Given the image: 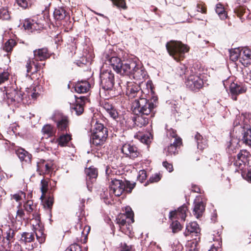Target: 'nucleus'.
I'll return each mask as SVG.
<instances>
[{"instance_id": "45", "label": "nucleus", "mask_w": 251, "mask_h": 251, "mask_svg": "<svg viewBox=\"0 0 251 251\" xmlns=\"http://www.w3.org/2000/svg\"><path fill=\"white\" fill-rule=\"evenodd\" d=\"M9 73L6 71H4L2 72H0V85L6 81H7L9 79Z\"/></svg>"}, {"instance_id": "7", "label": "nucleus", "mask_w": 251, "mask_h": 251, "mask_svg": "<svg viewBox=\"0 0 251 251\" xmlns=\"http://www.w3.org/2000/svg\"><path fill=\"white\" fill-rule=\"evenodd\" d=\"M185 84L190 90L195 91L202 87L203 82L202 79L198 75L192 74L188 76Z\"/></svg>"}, {"instance_id": "62", "label": "nucleus", "mask_w": 251, "mask_h": 251, "mask_svg": "<svg viewBox=\"0 0 251 251\" xmlns=\"http://www.w3.org/2000/svg\"><path fill=\"white\" fill-rule=\"evenodd\" d=\"M161 179L160 175L158 174H155L154 175H153L150 178V181L151 182H156L159 181Z\"/></svg>"}, {"instance_id": "13", "label": "nucleus", "mask_w": 251, "mask_h": 251, "mask_svg": "<svg viewBox=\"0 0 251 251\" xmlns=\"http://www.w3.org/2000/svg\"><path fill=\"white\" fill-rule=\"evenodd\" d=\"M6 95L7 99L10 100L11 102L16 101L19 103L23 100L24 93L14 87L7 89Z\"/></svg>"}, {"instance_id": "60", "label": "nucleus", "mask_w": 251, "mask_h": 251, "mask_svg": "<svg viewBox=\"0 0 251 251\" xmlns=\"http://www.w3.org/2000/svg\"><path fill=\"white\" fill-rule=\"evenodd\" d=\"M126 184V190L128 193H131L132 190L135 186V183L131 184L129 181H127L125 183Z\"/></svg>"}, {"instance_id": "6", "label": "nucleus", "mask_w": 251, "mask_h": 251, "mask_svg": "<svg viewBox=\"0 0 251 251\" xmlns=\"http://www.w3.org/2000/svg\"><path fill=\"white\" fill-rule=\"evenodd\" d=\"M100 85L105 90H111L114 84V75L111 70L101 71L100 74Z\"/></svg>"}, {"instance_id": "25", "label": "nucleus", "mask_w": 251, "mask_h": 251, "mask_svg": "<svg viewBox=\"0 0 251 251\" xmlns=\"http://www.w3.org/2000/svg\"><path fill=\"white\" fill-rule=\"evenodd\" d=\"M200 233V228L198 224L195 222H191L186 226V230L184 234L186 236L192 234L195 236H198Z\"/></svg>"}, {"instance_id": "12", "label": "nucleus", "mask_w": 251, "mask_h": 251, "mask_svg": "<svg viewBox=\"0 0 251 251\" xmlns=\"http://www.w3.org/2000/svg\"><path fill=\"white\" fill-rule=\"evenodd\" d=\"M86 175V185L89 191H91L92 187L91 184L93 183L98 176V170L93 166L86 168L85 170Z\"/></svg>"}, {"instance_id": "23", "label": "nucleus", "mask_w": 251, "mask_h": 251, "mask_svg": "<svg viewBox=\"0 0 251 251\" xmlns=\"http://www.w3.org/2000/svg\"><path fill=\"white\" fill-rule=\"evenodd\" d=\"M205 210V205L203 202L199 198L195 199L194 201V207L193 209L194 215L197 218H199L202 216Z\"/></svg>"}, {"instance_id": "11", "label": "nucleus", "mask_w": 251, "mask_h": 251, "mask_svg": "<svg viewBox=\"0 0 251 251\" xmlns=\"http://www.w3.org/2000/svg\"><path fill=\"white\" fill-rule=\"evenodd\" d=\"M121 151L126 157L131 159H134L138 157L140 154L137 147L130 144L126 143L121 148Z\"/></svg>"}, {"instance_id": "31", "label": "nucleus", "mask_w": 251, "mask_h": 251, "mask_svg": "<svg viewBox=\"0 0 251 251\" xmlns=\"http://www.w3.org/2000/svg\"><path fill=\"white\" fill-rule=\"evenodd\" d=\"M195 139L197 143L198 148L201 150L204 149L207 146L206 141L203 139L201 135L197 133L195 135Z\"/></svg>"}, {"instance_id": "21", "label": "nucleus", "mask_w": 251, "mask_h": 251, "mask_svg": "<svg viewBox=\"0 0 251 251\" xmlns=\"http://www.w3.org/2000/svg\"><path fill=\"white\" fill-rule=\"evenodd\" d=\"M23 26L25 29L32 32L40 29L42 27V25L33 19H26L24 21Z\"/></svg>"}, {"instance_id": "16", "label": "nucleus", "mask_w": 251, "mask_h": 251, "mask_svg": "<svg viewBox=\"0 0 251 251\" xmlns=\"http://www.w3.org/2000/svg\"><path fill=\"white\" fill-rule=\"evenodd\" d=\"M240 62L244 66L251 63V50L247 47L240 48Z\"/></svg>"}, {"instance_id": "9", "label": "nucleus", "mask_w": 251, "mask_h": 251, "mask_svg": "<svg viewBox=\"0 0 251 251\" xmlns=\"http://www.w3.org/2000/svg\"><path fill=\"white\" fill-rule=\"evenodd\" d=\"M52 119L56 123L58 132H67L69 129V121L68 117L56 114L52 117Z\"/></svg>"}, {"instance_id": "14", "label": "nucleus", "mask_w": 251, "mask_h": 251, "mask_svg": "<svg viewBox=\"0 0 251 251\" xmlns=\"http://www.w3.org/2000/svg\"><path fill=\"white\" fill-rule=\"evenodd\" d=\"M108 61L109 64L117 73L124 75L125 73L123 69L125 65V62L124 63L122 62L119 58L115 56L111 57Z\"/></svg>"}, {"instance_id": "55", "label": "nucleus", "mask_w": 251, "mask_h": 251, "mask_svg": "<svg viewBox=\"0 0 251 251\" xmlns=\"http://www.w3.org/2000/svg\"><path fill=\"white\" fill-rule=\"evenodd\" d=\"M163 166L170 173L172 172L174 170L173 165L167 161H164Z\"/></svg>"}, {"instance_id": "37", "label": "nucleus", "mask_w": 251, "mask_h": 251, "mask_svg": "<svg viewBox=\"0 0 251 251\" xmlns=\"http://www.w3.org/2000/svg\"><path fill=\"white\" fill-rule=\"evenodd\" d=\"M248 152L245 151H241L237 155V160L235 164L236 165H241L242 163H244L246 160V156Z\"/></svg>"}, {"instance_id": "30", "label": "nucleus", "mask_w": 251, "mask_h": 251, "mask_svg": "<svg viewBox=\"0 0 251 251\" xmlns=\"http://www.w3.org/2000/svg\"><path fill=\"white\" fill-rule=\"evenodd\" d=\"M25 193L22 191H19L17 193L11 194V199L14 200L16 201L19 202V205L17 207H20L22 205V201L25 199Z\"/></svg>"}, {"instance_id": "27", "label": "nucleus", "mask_w": 251, "mask_h": 251, "mask_svg": "<svg viewBox=\"0 0 251 251\" xmlns=\"http://www.w3.org/2000/svg\"><path fill=\"white\" fill-rule=\"evenodd\" d=\"M71 140L72 136L70 133H61L57 139V143L61 147H65L68 146Z\"/></svg>"}, {"instance_id": "49", "label": "nucleus", "mask_w": 251, "mask_h": 251, "mask_svg": "<svg viewBox=\"0 0 251 251\" xmlns=\"http://www.w3.org/2000/svg\"><path fill=\"white\" fill-rule=\"evenodd\" d=\"M6 238L7 240L9 241V244H10L11 242H13L12 240L14 238L15 235L14 231L13 229L9 228L6 231Z\"/></svg>"}, {"instance_id": "59", "label": "nucleus", "mask_w": 251, "mask_h": 251, "mask_svg": "<svg viewBox=\"0 0 251 251\" xmlns=\"http://www.w3.org/2000/svg\"><path fill=\"white\" fill-rule=\"evenodd\" d=\"M17 4L19 6L25 9L28 6V3L26 0H17Z\"/></svg>"}, {"instance_id": "35", "label": "nucleus", "mask_w": 251, "mask_h": 251, "mask_svg": "<svg viewBox=\"0 0 251 251\" xmlns=\"http://www.w3.org/2000/svg\"><path fill=\"white\" fill-rule=\"evenodd\" d=\"M34 239V234L31 232H25L22 234L21 241L25 243H30Z\"/></svg>"}, {"instance_id": "5", "label": "nucleus", "mask_w": 251, "mask_h": 251, "mask_svg": "<svg viewBox=\"0 0 251 251\" xmlns=\"http://www.w3.org/2000/svg\"><path fill=\"white\" fill-rule=\"evenodd\" d=\"M107 137V128L102 125H99L92 133L90 141L93 145L101 146L104 144Z\"/></svg>"}, {"instance_id": "33", "label": "nucleus", "mask_w": 251, "mask_h": 251, "mask_svg": "<svg viewBox=\"0 0 251 251\" xmlns=\"http://www.w3.org/2000/svg\"><path fill=\"white\" fill-rule=\"evenodd\" d=\"M215 11L221 20H224L227 17L224 6L220 3L216 4Z\"/></svg>"}, {"instance_id": "19", "label": "nucleus", "mask_w": 251, "mask_h": 251, "mask_svg": "<svg viewBox=\"0 0 251 251\" xmlns=\"http://www.w3.org/2000/svg\"><path fill=\"white\" fill-rule=\"evenodd\" d=\"M86 100H87V98L84 96H81L77 98L76 100V103L72 105L71 106L72 112H73V111H75V114L77 116L82 114L84 111L83 105Z\"/></svg>"}, {"instance_id": "43", "label": "nucleus", "mask_w": 251, "mask_h": 251, "mask_svg": "<svg viewBox=\"0 0 251 251\" xmlns=\"http://www.w3.org/2000/svg\"><path fill=\"white\" fill-rule=\"evenodd\" d=\"M113 4L118 8H122L124 9L126 8L125 0H110Z\"/></svg>"}, {"instance_id": "38", "label": "nucleus", "mask_w": 251, "mask_h": 251, "mask_svg": "<svg viewBox=\"0 0 251 251\" xmlns=\"http://www.w3.org/2000/svg\"><path fill=\"white\" fill-rule=\"evenodd\" d=\"M42 132L43 134L47 137L51 136L54 133V128L50 125L44 126L42 128Z\"/></svg>"}, {"instance_id": "63", "label": "nucleus", "mask_w": 251, "mask_h": 251, "mask_svg": "<svg viewBox=\"0 0 251 251\" xmlns=\"http://www.w3.org/2000/svg\"><path fill=\"white\" fill-rule=\"evenodd\" d=\"M141 142L146 144H148L151 142V138L148 135H143L141 137Z\"/></svg>"}, {"instance_id": "34", "label": "nucleus", "mask_w": 251, "mask_h": 251, "mask_svg": "<svg viewBox=\"0 0 251 251\" xmlns=\"http://www.w3.org/2000/svg\"><path fill=\"white\" fill-rule=\"evenodd\" d=\"M229 58L231 61L235 62L238 59L240 60V48L232 49L229 50Z\"/></svg>"}, {"instance_id": "48", "label": "nucleus", "mask_w": 251, "mask_h": 251, "mask_svg": "<svg viewBox=\"0 0 251 251\" xmlns=\"http://www.w3.org/2000/svg\"><path fill=\"white\" fill-rule=\"evenodd\" d=\"M34 205H33V202L31 201H27L24 204V207L25 211L30 213L33 211L34 209Z\"/></svg>"}, {"instance_id": "57", "label": "nucleus", "mask_w": 251, "mask_h": 251, "mask_svg": "<svg viewBox=\"0 0 251 251\" xmlns=\"http://www.w3.org/2000/svg\"><path fill=\"white\" fill-rule=\"evenodd\" d=\"M234 12L237 16L241 17L245 12V9L243 7H237L234 9Z\"/></svg>"}, {"instance_id": "17", "label": "nucleus", "mask_w": 251, "mask_h": 251, "mask_svg": "<svg viewBox=\"0 0 251 251\" xmlns=\"http://www.w3.org/2000/svg\"><path fill=\"white\" fill-rule=\"evenodd\" d=\"M101 107L106 110L111 118L117 121L119 118L118 113L114 107L107 100H104L100 103Z\"/></svg>"}, {"instance_id": "47", "label": "nucleus", "mask_w": 251, "mask_h": 251, "mask_svg": "<svg viewBox=\"0 0 251 251\" xmlns=\"http://www.w3.org/2000/svg\"><path fill=\"white\" fill-rule=\"evenodd\" d=\"M244 119V117L243 116H237L235 120L233 122V126L234 127H237L238 126H240L241 127H242V123L243 122V120Z\"/></svg>"}, {"instance_id": "22", "label": "nucleus", "mask_w": 251, "mask_h": 251, "mask_svg": "<svg viewBox=\"0 0 251 251\" xmlns=\"http://www.w3.org/2000/svg\"><path fill=\"white\" fill-rule=\"evenodd\" d=\"M34 59L36 61H43L49 58L50 53L47 48H42L33 51Z\"/></svg>"}, {"instance_id": "4", "label": "nucleus", "mask_w": 251, "mask_h": 251, "mask_svg": "<svg viewBox=\"0 0 251 251\" xmlns=\"http://www.w3.org/2000/svg\"><path fill=\"white\" fill-rule=\"evenodd\" d=\"M109 193L103 192V195L100 194L104 199L108 200L109 198H112L113 195L119 197L121 196L126 190L125 182L119 179H113L111 181L109 185Z\"/></svg>"}, {"instance_id": "29", "label": "nucleus", "mask_w": 251, "mask_h": 251, "mask_svg": "<svg viewBox=\"0 0 251 251\" xmlns=\"http://www.w3.org/2000/svg\"><path fill=\"white\" fill-rule=\"evenodd\" d=\"M25 67L27 73H31L33 74L37 72L39 70V65L34 62V59L29 58L26 61Z\"/></svg>"}, {"instance_id": "40", "label": "nucleus", "mask_w": 251, "mask_h": 251, "mask_svg": "<svg viewBox=\"0 0 251 251\" xmlns=\"http://www.w3.org/2000/svg\"><path fill=\"white\" fill-rule=\"evenodd\" d=\"M15 44L16 43L14 40L9 39L4 44L3 46V50L7 52L11 51Z\"/></svg>"}, {"instance_id": "56", "label": "nucleus", "mask_w": 251, "mask_h": 251, "mask_svg": "<svg viewBox=\"0 0 251 251\" xmlns=\"http://www.w3.org/2000/svg\"><path fill=\"white\" fill-rule=\"evenodd\" d=\"M197 10L198 12H200L204 14L206 13V8L204 6V4H202V3L197 4Z\"/></svg>"}, {"instance_id": "15", "label": "nucleus", "mask_w": 251, "mask_h": 251, "mask_svg": "<svg viewBox=\"0 0 251 251\" xmlns=\"http://www.w3.org/2000/svg\"><path fill=\"white\" fill-rule=\"evenodd\" d=\"M230 92L231 98L234 100H237V96L243 94L246 91V88L245 86L240 84L232 82L229 87Z\"/></svg>"}, {"instance_id": "8", "label": "nucleus", "mask_w": 251, "mask_h": 251, "mask_svg": "<svg viewBox=\"0 0 251 251\" xmlns=\"http://www.w3.org/2000/svg\"><path fill=\"white\" fill-rule=\"evenodd\" d=\"M142 94V91L139 84L134 82H126V95L129 98H134L135 97H139V100L141 98L140 97Z\"/></svg>"}, {"instance_id": "42", "label": "nucleus", "mask_w": 251, "mask_h": 251, "mask_svg": "<svg viewBox=\"0 0 251 251\" xmlns=\"http://www.w3.org/2000/svg\"><path fill=\"white\" fill-rule=\"evenodd\" d=\"M35 234L36 238L38 242L41 244L43 243L45 240V236L43 233V230L42 229L36 230Z\"/></svg>"}, {"instance_id": "41", "label": "nucleus", "mask_w": 251, "mask_h": 251, "mask_svg": "<svg viewBox=\"0 0 251 251\" xmlns=\"http://www.w3.org/2000/svg\"><path fill=\"white\" fill-rule=\"evenodd\" d=\"M10 18V13L7 8H2L0 9V19L7 20Z\"/></svg>"}, {"instance_id": "28", "label": "nucleus", "mask_w": 251, "mask_h": 251, "mask_svg": "<svg viewBox=\"0 0 251 251\" xmlns=\"http://www.w3.org/2000/svg\"><path fill=\"white\" fill-rule=\"evenodd\" d=\"M17 155L21 161H25L26 162H30L31 155L23 148H18L15 151Z\"/></svg>"}, {"instance_id": "54", "label": "nucleus", "mask_w": 251, "mask_h": 251, "mask_svg": "<svg viewBox=\"0 0 251 251\" xmlns=\"http://www.w3.org/2000/svg\"><path fill=\"white\" fill-rule=\"evenodd\" d=\"M39 89V86H36L34 87L31 93V97L33 99H36L39 95L38 90Z\"/></svg>"}, {"instance_id": "32", "label": "nucleus", "mask_w": 251, "mask_h": 251, "mask_svg": "<svg viewBox=\"0 0 251 251\" xmlns=\"http://www.w3.org/2000/svg\"><path fill=\"white\" fill-rule=\"evenodd\" d=\"M243 143L248 146H251V129L247 128L243 130L242 138Z\"/></svg>"}, {"instance_id": "44", "label": "nucleus", "mask_w": 251, "mask_h": 251, "mask_svg": "<svg viewBox=\"0 0 251 251\" xmlns=\"http://www.w3.org/2000/svg\"><path fill=\"white\" fill-rule=\"evenodd\" d=\"M9 251H22L21 245L18 243L11 242L8 246Z\"/></svg>"}, {"instance_id": "20", "label": "nucleus", "mask_w": 251, "mask_h": 251, "mask_svg": "<svg viewBox=\"0 0 251 251\" xmlns=\"http://www.w3.org/2000/svg\"><path fill=\"white\" fill-rule=\"evenodd\" d=\"M188 209L186 205H183L179 207L177 210L172 211L170 212V218L172 219L176 218L178 219H181L183 221H185L186 217V211Z\"/></svg>"}, {"instance_id": "26", "label": "nucleus", "mask_w": 251, "mask_h": 251, "mask_svg": "<svg viewBox=\"0 0 251 251\" xmlns=\"http://www.w3.org/2000/svg\"><path fill=\"white\" fill-rule=\"evenodd\" d=\"M75 91L78 93H87L90 89V85L86 80L78 81L75 85Z\"/></svg>"}, {"instance_id": "61", "label": "nucleus", "mask_w": 251, "mask_h": 251, "mask_svg": "<svg viewBox=\"0 0 251 251\" xmlns=\"http://www.w3.org/2000/svg\"><path fill=\"white\" fill-rule=\"evenodd\" d=\"M120 248V251H131V246L127 245L125 243H122Z\"/></svg>"}, {"instance_id": "18", "label": "nucleus", "mask_w": 251, "mask_h": 251, "mask_svg": "<svg viewBox=\"0 0 251 251\" xmlns=\"http://www.w3.org/2000/svg\"><path fill=\"white\" fill-rule=\"evenodd\" d=\"M52 164L51 162H47L41 160L37 164V171L40 175L49 174L52 169Z\"/></svg>"}, {"instance_id": "58", "label": "nucleus", "mask_w": 251, "mask_h": 251, "mask_svg": "<svg viewBox=\"0 0 251 251\" xmlns=\"http://www.w3.org/2000/svg\"><path fill=\"white\" fill-rule=\"evenodd\" d=\"M67 251H81V247L76 244H72Z\"/></svg>"}, {"instance_id": "2", "label": "nucleus", "mask_w": 251, "mask_h": 251, "mask_svg": "<svg viewBox=\"0 0 251 251\" xmlns=\"http://www.w3.org/2000/svg\"><path fill=\"white\" fill-rule=\"evenodd\" d=\"M124 74L132 76L135 79L142 80L146 75V72L144 68L137 65L136 62L131 60L125 61L124 66Z\"/></svg>"}, {"instance_id": "64", "label": "nucleus", "mask_w": 251, "mask_h": 251, "mask_svg": "<svg viewBox=\"0 0 251 251\" xmlns=\"http://www.w3.org/2000/svg\"><path fill=\"white\" fill-rule=\"evenodd\" d=\"M236 139H231V141L230 142V145H229V148H230L231 149H232V147H237L238 146V141Z\"/></svg>"}, {"instance_id": "50", "label": "nucleus", "mask_w": 251, "mask_h": 251, "mask_svg": "<svg viewBox=\"0 0 251 251\" xmlns=\"http://www.w3.org/2000/svg\"><path fill=\"white\" fill-rule=\"evenodd\" d=\"M54 202V199L53 197L49 196L48 199L46 200L44 206L49 209H51L52 204Z\"/></svg>"}, {"instance_id": "10", "label": "nucleus", "mask_w": 251, "mask_h": 251, "mask_svg": "<svg viewBox=\"0 0 251 251\" xmlns=\"http://www.w3.org/2000/svg\"><path fill=\"white\" fill-rule=\"evenodd\" d=\"M172 136L174 138V141L171 143L170 145L167 148L165 149L166 155H172L177 153V147L182 144L181 139L178 137L176 133L173 131Z\"/></svg>"}, {"instance_id": "51", "label": "nucleus", "mask_w": 251, "mask_h": 251, "mask_svg": "<svg viewBox=\"0 0 251 251\" xmlns=\"http://www.w3.org/2000/svg\"><path fill=\"white\" fill-rule=\"evenodd\" d=\"M127 218L125 215L122 214L119 217L116 219L117 223L120 226H124L126 223V219Z\"/></svg>"}, {"instance_id": "46", "label": "nucleus", "mask_w": 251, "mask_h": 251, "mask_svg": "<svg viewBox=\"0 0 251 251\" xmlns=\"http://www.w3.org/2000/svg\"><path fill=\"white\" fill-rule=\"evenodd\" d=\"M171 226L174 233L177 232L181 229V226L177 221L173 222Z\"/></svg>"}, {"instance_id": "53", "label": "nucleus", "mask_w": 251, "mask_h": 251, "mask_svg": "<svg viewBox=\"0 0 251 251\" xmlns=\"http://www.w3.org/2000/svg\"><path fill=\"white\" fill-rule=\"evenodd\" d=\"M147 178L146 172L145 170H140L139 172L138 176L137 177L138 180L140 182H143Z\"/></svg>"}, {"instance_id": "1", "label": "nucleus", "mask_w": 251, "mask_h": 251, "mask_svg": "<svg viewBox=\"0 0 251 251\" xmlns=\"http://www.w3.org/2000/svg\"><path fill=\"white\" fill-rule=\"evenodd\" d=\"M132 109L136 116L132 118L134 124L139 127L146 126L150 118L154 115L152 112L154 104L146 98L135 100L132 104Z\"/></svg>"}, {"instance_id": "3", "label": "nucleus", "mask_w": 251, "mask_h": 251, "mask_svg": "<svg viewBox=\"0 0 251 251\" xmlns=\"http://www.w3.org/2000/svg\"><path fill=\"white\" fill-rule=\"evenodd\" d=\"M166 49L171 56L179 61L184 57V54L188 51L189 48L181 42L171 41L166 44Z\"/></svg>"}, {"instance_id": "36", "label": "nucleus", "mask_w": 251, "mask_h": 251, "mask_svg": "<svg viewBox=\"0 0 251 251\" xmlns=\"http://www.w3.org/2000/svg\"><path fill=\"white\" fill-rule=\"evenodd\" d=\"M49 181L46 179H42L41 181V191L42 192V195L41 196V199L45 198L46 194L48 190Z\"/></svg>"}, {"instance_id": "52", "label": "nucleus", "mask_w": 251, "mask_h": 251, "mask_svg": "<svg viewBox=\"0 0 251 251\" xmlns=\"http://www.w3.org/2000/svg\"><path fill=\"white\" fill-rule=\"evenodd\" d=\"M125 215L127 218L130 219L132 223L134 222L133 213L130 207L127 206L126 208V214Z\"/></svg>"}, {"instance_id": "24", "label": "nucleus", "mask_w": 251, "mask_h": 251, "mask_svg": "<svg viewBox=\"0 0 251 251\" xmlns=\"http://www.w3.org/2000/svg\"><path fill=\"white\" fill-rule=\"evenodd\" d=\"M53 17L56 21H60L69 18V15L64 7H58L54 10Z\"/></svg>"}, {"instance_id": "39", "label": "nucleus", "mask_w": 251, "mask_h": 251, "mask_svg": "<svg viewBox=\"0 0 251 251\" xmlns=\"http://www.w3.org/2000/svg\"><path fill=\"white\" fill-rule=\"evenodd\" d=\"M17 208L18 209L16 212V221L22 225L23 221L25 219V213L21 207Z\"/></svg>"}]
</instances>
